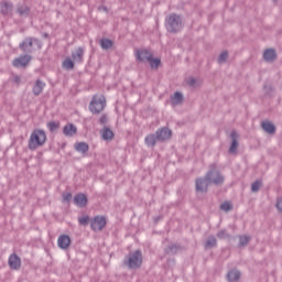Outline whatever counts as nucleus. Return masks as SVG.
<instances>
[{
	"instance_id": "44",
	"label": "nucleus",
	"mask_w": 282,
	"mask_h": 282,
	"mask_svg": "<svg viewBox=\"0 0 282 282\" xmlns=\"http://www.w3.org/2000/svg\"><path fill=\"white\" fill-rule=\"evenodd\" d=\"M184 102V95L182 93H177V105H182Z\"/></svg>"
},
{
	"instance_id": "37",
	"label": "nucleus",
	"mask_w": 282,
	"mask_h": 282,
	"mask_svg": "<svg viewBox=\"0 0 282 282\" xmlns=\"http://www.w3.org/2000/svg\"><path fill=\"white\" fill-rule=\"evenodd\" d=\"M228 51H224L220 53V55L218 56V63H226L228 61Z\"/></svg>"
},
{
	"instance_id": "5",
	"label": "nucleus",
	"mask_w": 282,
	"mask_h": 282,
	"mask_svg": "<svg viewBox=\"0 0 282 282\" xmlns=\"http://www.w3.org/2000/svg\"><path fill=\"white\" fill-rule=\"evenodd\" d=\"M105 107H107V99L105 98V96L96 95L89 102L88 109L94 115H98L101 113V111H105Z\"/></svg>"
},
{
	"instance_id": "15",
	"label": "nucleus",
	"mask_w": 282,
	"mask_h": 282,
	"mask_svg": "<svg viewBox=\"0 0 282 282\" xmlns=\"http://www.w3.org/2000/svg\"><path fill=\"white\" fill-rule=\"evenodd\" d=\"M57 246L61 250H67L72 246V238L65 234L61 235L57 239Z\"/></svg>"
},
{
	"instance_id": "17",
	"label": "nucleus",
	"mask_w": 282,
	"mask_h": 282,
	"mask_svg": "<svg viewBox=\"0 0 282 282\" xmlns=\"http://www.w3.org/2000/svg\"><path fill=\"white\" fill-rule=\"evenodd\" d=\"M15 12L19 14V17H30L31 9L28 4L25 3H18L15 7Z\"/></svg>"
},
{
	"instance_id": "12",
	"label": "nucleus",
	"mask_w": 282,
	"mask_h": 282,
	"mask_svg": "<svg viewBox=\"0 0 282 282\" xmlns=\"http://www.w3.org/2000/svg\"><path fill=\"white\" fill-rule=\"evenodd\" d=\"M230 138L231 144L229 147L228 153H230V155H235L237 153V150L239 149V133L232 130L230 133Z\"/></svg>"
},
{
	"instance_id": "29",
	"label": "nucleus",
	"mask_w": 282,
	"mask_h": 282,
	"mask_svg": "<svg viewBox=\"0 0 282 282\" xmlns=\"http://www.w3.org/2000/svg\"><path fill=\"white\" fill-rule=\"evenodd\" d=\"M75 149L78 151V153H87V151H89V144L86 142H79L75 144Z\"/></svg>"
},
{
	"instance_id": "7",
	"label": "nucleus",
	"mask_w": 282,
	"mask_h": 282,
	"mask_svg": "<svg viewBox=\"0 0 282 282\" xmlns=\"http://www.w3.org/2000/svg\"><path fill=\"white\" fill-rule=\"evenodd\" d=\"M138 63H149L153 58V53L148 48H138L134 52Z\"/></svg>"
},
{
	"instance_id": "47",
	"label": "nucleus",
	"mask_w": 282,
	"mask_h": 282,
	"mask_svg": "<svg viewBox=\"0 0 282 282\" xmlns=\"http://www.w3.org/2000/svg\"><path fill=\"white\" fill-rule=\"evenodd\" d=\"M43 36H44V39H50V34L48 33H44Z\"/></svg>"
},
{
	"instance_id": "26",
	"label": "nucleus",
	"mask_w": 282,
	"mask_h": 282,
	"mask_svg": "<svg viewBox=\"0 0 282 282\" xmlns=\"http://www.w3.org/2000/svg\"><path fill=\"white\" fill-rule=\"evenodd\" d=\"M46 127L51 133H55V131L61 129V121H48Z\"/></svg>"
},
{
	"instance_id": "16",
	"label": "nucleus",
	"mask_w": 282,
	"mask_h": 282,
	"mask_svg": "<svg viewBox=\"0 0 282 282\" xmlns=\"http://www.w3.org/2000/svg\"><path fill=\"white\" fill-rule=\"evenodd\" d=\"M73 202L75 206H78L79 208H85L87 206V202L89 200L87 199V195L78 193L74 196Z\"/></svg>"
},
{
	"instance_id": "23",
	"label": "nucleus",
	"mask_w": 282,
	"mask_h": 282,
	"mask_svg": "<svg viewBox=\"0 0 282 282\" xmlns=\"http://www.w3.org/2000/svg\"><path fill=\"white\" fill-rule=\"evenodd\" d=\"M239 279H241V271L237 270V269H231L228 273H227V280L229 282H237L239 281Z\"/></svg>"
},
{
	"instance_id": "38",
	"label": "nucleus",
	"mask_w": 282,
	"mask_h": 282,
	"mask_svg": "<svg viewBox=\"0 0 282 282\" xmlns=\"http://www.w3.org/2000/svg\"><path fill=\"white\" fill-rule=\"evenodd\" d=\"M263 91H264L265 96H272V91H274V88L270 84H264Z\"/></svg>"
},
{
	"instance_id": "6",
	"label": "nucleus",
	"mask_w": 282,
	"mask_h": 282,
	"mask_svg": "<svg viewBox=\"0 0 282 282\" xmlns=\"http://www.w3.org/2000/svg\"><path fill=\"white\" fill-rule=\"evenodd\" d=\"M205 177L207 182L210 184H214V186H224V175H221V172L215 167L210 169L206 174Z\"/></svg>"
},
{
	"instance_id": "19",
	"label": "nucleus",
	"mask_w": 282,
	"mask_h": 282,
	"mask_svg": "<svg viewBox=\"0 0 282 282\" xmlns=\"http://www.w3.org/2000/svg\"><path fill=\"white\" fill-rule=\"evenodd\" d=\"M276 58H279V56L276 55V50L268 48V50L264 51L263 59L267 63H274V61H276Z\"/></svg>"
},
{
	"instance_id": "25",
	"label": "nucleus",
	"mask_w": 282,
	"mask_h": 282,
	"mask_svg": "<svg viewBox=\"0 0 282 282\" xmlns=\"http://www.w3.org/2000/svg\"><path fill=\"white\" fill-rule=\"evenodd\" d=\"M212 248H217V238L215 236H209L205 241V249L210 250Z\"/></svg>"
},
{
	"instance_id": "2",
	"label": "nucleus",
	"mask_w": 282,
	"mask_h": 282,
	"mask_svg": "<svg viewBox=\"0 0 282 282\" xmlns=\"http://www.w3.org/2000/svg\"><path fill=\"white\" fill-rule=\"evenodd\" d=\"M47 142V134L43 129H34L29 138L28 149L29 151H36L41 149Z\"/></svg>"
},
{
	"instance_id": "46",
	"label": "nucleus",
	"mask_w": 282,
	"mask_h": 282,
	"mask_svg": "<svg viewBox=\"0 0 282 282\" xmlns=\"http://www.w3.org/2000/svg\"><path fill=\"white\" fill-rule=\"evenodd\" d=\"M177 25H182V19L177 15Z\"/></svg>"
},
{
	"instance_id": "18",
	"label": "nucleus",
	"mask_w": 282,
	"mask_h": 282,
	"mask_svg": "<svg viewBox=\"0 0 282 282\" xmlns=\"http://www.w3.org/2000/svg\"><path fill=\"white\" fill-rule=\"evenodd\" d=\"M63 133L66 138H74L78 133V128L74 126V123H67L63 128Z\"/></svg>"
},
{
	"instance_id": "33",
	"label": "nucleus",
	"mask_w": 282,
	"mask_h": 282,
	"mask_svg": "<svg viewBox=\"0 0 282 282\" xmlns=\"http://www.w3.org/2000/svg\"><path fill=\"white\" fill-rule=\"evenodd\" d=\"M186 84L188 87H192L193 89H197L202 83L199 80H196L195 77H191L186 80Z\"/></svg>"
},
{
	"instance_id": "20",
	"label": "nucleus",
	"mask_w": 282,
	"mask_h": 282,
	"mask_svg": "<svg viewBox=\"0 0 282 282\" xmlns=\"http://www.w3.org/2000/svg\"><path fill=\"white\" fill-rule=\"evenodd\" d=\"M43 89H45V83L41 79H36L32 88L33 96H41Z\"/></svg>"
},
{
	"instance_id": "39",
	"label": "nucleus",
	"mask_w": 282,
	"mask_h": 282,
	"mask_svg": "<svg viewBox=\"0 0 282 282\" xmlns=\"http://www.w3.org/2000/svg\"><path fill=\"white\" fill-rule=\"evenodd\" d=\"M80 226H88L89 224V216H83L78 218Z\"/></svg>"
},
{
	"instance_id": "21",
	"label": "nucleus",
	"mask_w": 282,
	"mask_h": 282,
	"mask_svg": "<svg viewBox=\"0 0 282 282\" xmlns=\"http://www.w3.org/2000/svg\"><path fill=\"white\" fill-rule=\"evenodd\" d=\"M261 127L265 133H269L270 135H274L276 133V126L272 123V121H262Z\"/></svg>"
},
{
	"instance_id": "3",
	"label": "nucleus",
	"mask_w": 282,
	"mask_h": 282,
	"mask_svg": "<svg viewBox=\"0 0 282 282\" xmlns=\"http://www.w3.org/2000/svg\"><path fill=\"white\" fill-rule=\"evenodd\" d=\"M142 251L138 249L126 256L123 265H127L129 270H139V268H142Z\"/></svg>"
},
{
	"instance_id": "34",
	"label": "nucleus",
	"mask_w": 282,
	"mask_h": 282,
	"mask_svg": "<svg viewBox=\"0 0 282 282\" xmlns=\"http://www.w3.org/2000/svg\"><path fill=\"white\" fill-rule=\"evenodd\" d=\"M218 239H231V236L228 234L226 229H223L216 234Z\"/></svg>"
},
{
	"instance_id": "27",
	"label": "nucleus",
	"mask_w": 282,
	"mask_h": 282,
	"mask_svg": "<svg viewBox=\"0 0 282 282\" xmlns=\"http://www.w3.org/2000/svg\"><path fill=\"white\" fill-rule=\"evenodd\" d=\"M148 63H150L151 69H159V67L162 65V59L160 57H151Z\"/></svg>"
},
{
	"instance_id": "8",
	"label": "nucleus",
	"mask_w": 282,
	"mask_h": 282,
	"mask_svg": "<svg viewBox=\"0 0 282 282\" xmlns=\"http://www.w3.org/2000/svg\"><path fill=\"white\" fill-rule=\"evenodd\" d=\"M105 226H107V218L105 216H96L90 223V228L94 232H100Z\"/></svg>"
},
{
	"instance_id": "4",
	"label": "nucleus",
	"mask_w": 282,
	"mask_h": 282,
	"mask_svg": "<svg viewBox=\"0 0 282 282\" xmlns=\"http://www.w3.org/2000/svg\"><path fill=\"white\" fill-rule=\"evenodd\" d=\"M36 45L37 50L43 48V42L39 37H25L20 44L19 50L24 54H32V47Z\"/></svg>"
},
{
	"instance_id": "42",
	"label": "nucleus",
	"mask_w": 282,
	"mask_h": 282,
	"mask_svg": "<svg viewBox=\"0 0 282 282\" xmlns=\"http://www.w3.org/2000/svg\"><path fill=\"white\" fill-rule=\"evenodd\" d=\"M108 121H109V119L107 118L106 113L101 115V117L99 118L100 124H107Z\"/></svg>"
},
{
	"instance_id": "45",
	"label": "nucleus",
	"mask_w": 282,
	"mask_h": 282,
	"mask_svg": "<svg viewBox=\"0 0 282 282\" xmlns=\"http://www.w3.org/2000/svg\"><path fill=\"white\" fill-rule=\"evenodd\" d=\"M161 219H162V216H156V217H154V218H153L154 224H159V223L161 221Z\"/></svg>"
},
{
	"instance_id": "31",
	"label": "nucleus",
	"mask_w": 282,
	"mask_h": 282,
	"mask_svg": "<svg viewBox=\"0 0 282 282\" xmlns=\"http://www.w3.org/2000/svg\"><path fill=\"white\" fill-rule=\"evenodd\" d=\"M251 239L252 238L250 236H246V235L239 236V243H238L239 248H243V247L248 246V243H250Z\"/></svg>"
},
{
	"instance_id": "14",
	"label": "nucleus",
	"mask_w": 282,
	"mask_h": 282,
	"mask_svg": "<svg viewBox=\"0 0 282 282\" xmlns=\"http://www.w3.org/2000/svg\"><path fill=\"white\" fill-rule=\"evenodd\" d=\"M10 270H21V258L17 253H12L8 260Z\"/></svg>"
},
{
	"instance_id": "41",
	"label": "nucleus",
	"mask_w": 282,
	"mask_h": 282,
	"mask_svg": "<svg viewBox=\"0 0 282 282\" xmlns=\"http://www.w3.org/2000/svg\"><path fill=\"white\" fill-rule=\"evenodd\" d=\"M12 83H14V85H18V86L21 85V76L13 75Z\"/></svg>"
},
{
	"instance_id": "9",
	"label": "nucleus",
	"mask_w": 282,
	"mask_h": 282,
	"mask_svg": "<svg viewBox=\"0 0 282 282\" xmlns=\"http://www.w3.org/2000/svg\"><path fill=\"white\" fill-rule=\"evenodd\" d=\"M208 186H210V183L208 182L206 176L196 178V181H195L196 193L206 195V193H208Z\"/></svg>"
},
{
	"instance_id": "40",
	"label": "nucleus",
	"mask_w": 282,
	"mask_h": 282,
	"mask_svg": "<svg viewBox=\"0 0 282 282\" xmlns=\"http://www.w3.org/2000/svg\"><path fill=\"white\" fill-rule=\"evenodd\" d=\"M63 202L69 204V202H72V193L63 194Z\"/></svg>"
},
{
	"instance_id": "35",
	"label": "nucleus",
	"mask_w": 282,
	"mask_h": 282,
	"mask_svg": "<svg viewBox=\"0 0 282 282\" xmlns=\"http://www.w3.org/2000/svg\"><path fill=\"white\" fill-rule=\"evenodd\" d=\"M63 67L65 69H74V61H72V58L67 57L64 62H63Z\"/></svg>"
},
{
	"instance_id": "22",
	"label": "nucleus",
	"mask_w": 282,
	"mask_h": 282,
	"mask_svg": "<svg viewBox=\"0 0 282 282\" xmlns=\"http://www.w3.org/2000/svg\"><path fill=\"white\" fill-rule=\"evenodd\" d=\"M83 56H85V48L80 46L72 53V58L74 63H83Z\"/></svg>"
},
{
	"instance_id": "32",
	"label": "nucleus",
	"mask_w": 282,
	"mask_h": 282,
	"mask_svg": "<svg viewBox=\"0 0 282 282\" xmlns=\"http://www.w3.org/2000/svg\"><path fill=\"white\" fill-rule=\"evenodd\" d=\"M262 186H263V181L257 180L256 182H253L251 184L252 193H259V191L261 189Z\"/></svg>"
},
{
	"instance_id": "10",
	"label": "nucleus",
	"mask_w": 282,
	"mask_h": 282,
	"mask_svg": "<svg viewBox=\"0 0 282 282\" xmlns=\"http://www.w3.org/2000/svg\"><path fill=\"white\" fill-rule=\"evenodd\" d=\"M165 28L167 32L175 34L177 32V14L172 13L165 19Z\"/></svg>"
},
{
	"instance_id": "28",
	"label": "nucleus",
	"mask_w": 282,
	"mask_h": 282,
	"mask_svg": "<svg viewBox=\"0 0 282 282\" xmlns=\"http://www.w3.org/2000/svg\"><path fill=\"white\" fill-rule=\"evenodd\" d=\"M113 131H111L108 127H104L101 138L102 140H113Z\"/></svg>"
},
{
	"instance_id": "11",
	"label": "nucleus",
	"mask_w": 282,
	"mask_h": 282,
	"mask_svg": "<svg viewBox=\"0 0 282 282\" xmlns=\"http://www.w3.org/2000/svg\"><path fill=\"white\" fill-rule=\"evenodd\" d=\"M30 61H32V55H20L19 57L12 61L13 67H28L30 65Z\"/></svg>"
},
{
	"instance_id": "36",
	"label": "nucleus",
	"mask_w": 282,
	"mask_h": 282,
	"mask_svg": "<svg viewBox=\"0 0 282 282\" xmlns=\"http://www.w3.org/2000/svg\"><path fill=\"white\" fill-rule=\"evenodd\" d=\"M220 210H224L225 213H230V210H232V204H230V202H224L220 205Z\"/></svg>"
},
{
	"instance_id": "30",
	"label": "nucleus",
	"mask_w": 282,
	"mask_h": 282,
	"mask_svg": "<svg viewBox=\"0 0 282 282\" xmlns=\"http://www.w3.org/2000/svg\"><path fill=\"white\" fill-rule=\"evenodd\" d=\"M164 252L165 254H170L171 257H173L174 254H177V245L176 243L169 245L167 248H165Z\"/></svg>"
},
{
	"instance_id": "24",
	"label": "nucleus",
	"mask_w": 282,
	"mask_h": 282,
	"mask_svg": "<svg viewBox=\"0 0 282 282\" xmlns=\"http://www.w3.org/2000/svg\"><path fill=\"white\" fill-rule=\"evenodd\" d=\"M99 45L101 50H111V47H113V41L107 37H102L99 40Z\"/></svg>"
},
{
	"instance_id": "13",
	"label": "nucleus",
	"mask_w": 282,
	"mask_h": 282,
	"mask_svg": "<svg viewBox=\"0 0 282 282\" xmlns=\"http://www.w3.org/2000/svg\"><path fill=\"white\" fill-rule=\"evenodd\" d=\"M14 4L10 1L0 2V13L2 17H12Z\"/></svg>"
},
{
	"instance_id": "1",
	"label": "nucleus",
	"mask_w": 282,
	"mask_h": 282,
	"mask_svg": "<svg viewBox=\"0 0 282 282\" xmlns=\"http://www.w3.org/2000/svg\"><path fill=\"white\" fill-rule=\"evenodd\" d=\"M171 135H173V132L167 127H163L161 129H158L155 133H150L145 137L144 142L147 147H155L158 142H166V140H171Z\"/></svg>"
},
{
	"instance_id": "43",
	"label": "nucleus",
	"mask_w": 282,
	"mask_h": 282,
	"mask_svg": "<svg viewBox=\"0 0 282 282\" xmlns=\"http://www.w3.org/2000/svg\"><path fill=\"white\" fill-rule=\"evenodd\" d=\"M172 107H177V91L172 96Z\"/></svg>"
}]
</instances>
